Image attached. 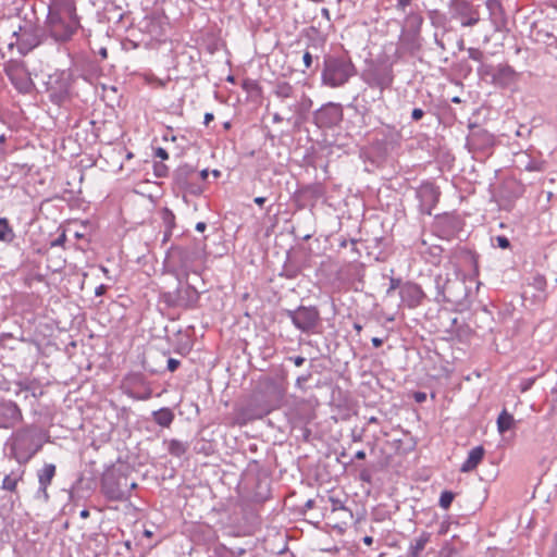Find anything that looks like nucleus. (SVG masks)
Instances as JSON below:
<instances>
[{
  "mask_svg": "<svg viewBox=\"0 0 557 557\" xmlns=\"http://www.w3.org/2000/svg\"><path fill=\"white\" fill-rule=\"evenodd\" d=\"M429 15V18L431 21V24L434 26V27H445L446 24H447V16L445 13L441 12L440 10H431L429 11L428 13Z\"/></svg>",
  "mask_w": 557,
  "mask_h": 557,
  "instance_id": "28",
  "label": "nucleus"
},
{
  "mask_svg": "<svg viewBox=\"0 0 557 557\" xmlns=\"http://www.w3.org/2000/svg\"><path fill=\"white\" fill-rule=\"evenodd\" d=\"M125 394L136 400H147L151 397L152 392L150 388H146L143 393H137L133 388L127 387Z\"/></svg>",
  "mask_w": 557,
  "mask_h": 557,
  "instance_id": "31",
  "label": "nucleus"
},
{
  "mask_svg": "<svg viewBox=\"0 0 557 557\" xmlns=\"http://www.w3.org/2000/svg\"><path fill=\"white\" fill-rule=\"evenodd\" d=\"M181 256H182V259L184 260V269L186 271L189 270V267L187 264V252L186 251H181Z\"/></svg>",
  "mask_w": 557,
  "mask_h": 557,
  "instance_id": "54",
  "label": "nucleus"
},
{
  "mask_svg": "<svg viewBox=\"0 0 557 557\" xmlns=\"http://www.w3.org/2000/svg\"><path fill=\"white\" fill-rule=\"evenodd\" d=\"M515 419L513 416L507 412L506 410H503L497 418V429L500 434H504L508 430H510L513 426Z\"/></svg>",
  "mask_w": 557,
  "mask_h": 557,
  "instance_id": "25",
  "label": "nucleus"
},
{
  "mask_svg": "<svg viewBox=\"0 0 557 557\" xmlns=\"http://www.w3.org/2000/svg\"><path fill=\"white\" fill-rule=\"evenodd\" d=\"M491 77L494 84L504 87L515 81L516 72L510 65L499 64L493 70Z\"/></svg>",
  "mask_w": 557,
  "mask_h": 557,
  "instance_id": "18",
  "label": "nucleus"
},
{
  "mask_svg": "<svg viewBox=\"0 0 557 557\" xmlns=\"http://www.w3.org/2000/svg\"><path fill=\"white\" fill-rule=\"evenodd\" d=\"M47 91L53 103L61 104L64 102L71 91L70 75L65 72L50 76L47 82Z\"/></svg>",
  "mask_w": 557,
  "mask_h": 557,
  "instance_id": "11",
  "label": "nucleus"
},
{
  "mask_svg": "<svg viewBox=\"0 0 557 557\" xmlns=\"http://www.w3.org/2000/svg\"><path fill=\"white\" fill-rule=\"evenodd\" d=\"M213 120H214V115H213V113L207 112V113L205 114L203 123H205L206 125H208V124H209L211 121H213Z\"/></svg>",
  "mask_w": 557,
  "mask_h": 557,
  "instance_id": "50",
  "label": "nucleus"
},
{
  "mask_svg": "<svg viewBox=\"0 0 557 557\" xmlns=\"http://www.w3.org/2000/svg\"><path fill=\"white\" fill-rule=\"evenodd\" d=\"M289 360L293 361L296 367H301L306 361L301 356L289 357Z\"/></svg>",
  "mask_w": 557,
  "mask_h": 557,
  "instance_id": "43",
  "label": "nucleus"
},
{
  "mask_svg": "<svg viewBox=\"0 0 557 557\" xmlns=\"http://www.w3.org/2000/svg\"><path fill=\"white\" fill-rule=\"evenodd\" d=\"M46 27L55 41L70 40L79 27L74 0H50Z\"/></svg>",
  "mask_w": 557,
  "mask_h": 557,
  "instance_id": "1",
  "label": "nucleus"
},
{
  "mask_svg": "<svg viewBox=\"0 0 557 557\" xmlns=\"http://www.w3.org/2000/svg\"><path fill=\"white\" fill-rule=\"evenodd\" d=\"M356 459L363 460L366 458V453L363 450H358L355 455Z\"/></svg>",
  "mask_w": 557,
  "mask_h": 557,
  "instance_id": "57",
  "label": "nucleus"
},
{
  "mask_svg": "<svg viewBox=\"0 0 557 557\" xmlns=\"http://www.w3.org/2000/svg\"><path fill=\"white\" fill-rule=\"evenodd\" d=\"M412 1L413 0H396V8L397 10L405 12Z\"/></svg>",
  "mask_w": 557,
  "mask_h": 557,
  "instance_id": "39",
  "label": "nucleus"
},
{
  "mask_svg": "<svg viewBox=\"0 0 557 557\" xmlns=\"http://www.w3.org/2000/svg\"><path fill=\"white\" fill-rule=\"evenodd\" d=\"M164 301L175 308H194L199 300L198 290L189 284L180 285L175 292L164 294Z\"/></svg>",
  "mask_w": 557,
  "mask_h": 557,
  "instance_id": "10",
  "label": "nucleus"
},
{
  "mask_svg": "<svg viewBox=\"0 0 557 557\" xmlns=\"http://www.w3.org/2000/svg\"><path fill=\"white\" fill-rule=\"evenodd\" d=\"M414 399L418 403H422V401H424L426 399V395H425V393L418 392V393L414 394Z\"/></svg>",
  "mask_w": 557,
  "mask_h": 557,
  "instance_id": "48",
  "label": "nucleus"
},
{
  "mask_svg": "<svg viewBox=\"0 0 557 557\" xmlns=\"http://www.w3.org/2000/svg\"><path fill=\"white\" fill-rule=\"evenodd\" d=\"M286 315L294 326L304 333L312 332L319 324L320 313L315 307L300 306L295 310H286Z\"/></svg>",
  "mask_w": 557,
  "mask_h": 557,
  "instance_id": "8",
  "label": "nucleus"
},
{
  "mask_svg": "<svg viewBox=\"0 0 557 557\" xmlns=\"http://www.w3.org/2000/svg\"><path fill=\"white\" fill-rule=\"evenodd\" d=\"M412 18L417 22L418 26L422 24V17L420 15H414Z\"/></svg>",
  "mask_w": 557,
  "mask_h": 557,
  "instance_id": "62",
  "label": "nucleus"
},
{
  "mask_svg": "<svg viewBox=\"0 0 557 557\" xmlns=\"http://www.w3.org/2000/svg\"><path fill=\"white\" fill-rule=\"evenodd\" d=\"M15 237L13 228L9 224L7 218L0 219V242L12 243Z\"/></svg>",
  "mask_w": 557,
  "mask_h": 557,
  "instance_id": "26",
  "label": "nucleus"
},
{
  "mask_svg": "<svg viewBox=\"0 0 557 557\" xmlns=\"http://www.w3.org/2000/svg\"><path fill=\"white\" fill-rule=\"evenodd\" d=\"M493 243H496L497 247L502 249H507L510 247V242L506 236L498 235L495 238H493Z\"/></svg>",
  "mask_w": 557,
  "mask_h": 557,
  "instance_id": "33",
  "label": "nucleus"
},
{
  "mask_svg": "<svg viewBox=\"0 0 557 557\" xmlns=\"http://www.w3.org/2000/svg\"><path fill=\"white\" fill-rule=\"evenodd\" d=\"M356 72L355 64L346 53L327 55L324 58L322 83L332 88L341 87L355 76Z\"/></svg>",
  "mask_w": 557,
  "mask_h": 557,
  "instance_id": "2",
  "label": "nucleus"
},
{
  "mask_svg": "<svg viewBox=\"0 0 557 557\" xmlns=\"http://www.w3.org/2000/svg\"><path fill=\"white\" fill-rule=\"evenodd\" d=\"M3 71L11 84L20 94H30L35 88L32 74L24 61L10 59L9 61L4 62Z\"/></svg>",
  "mask_w": 557,
  "mask_h": 557,
  "instance_id": "5",
  "label": "nucleus"
},
{
  "mask_svg": "<svg viewBox=\"0 0 557 557\" xmlns=\"http://www.w3.org/2000/svg\"><path fill=\"white\" fill-rule=\"evenodd\" d=\"M486 9L488 11V20L494 32H502L507 24V17L499 0H486Z\"/></svg>",
  "mask_w": 557,
  "mask_h": 557,
  "instance_id": "15",
  "label": "nucleus"
},
{
  "mask_svg": "<svg viewBox=\"0 0 557 557\" xmlns=\"http://www.w3.org/2000/svg\"><path fill=\"white\" fill-rule=\"evenodd\" d=\"M208 175H209L208 170H202L199 173L191 171L190 180L194 181L195 178H200L201 181H205V180H207Z\"/></svg>",
  "mask_w": 557,
  "mask_h": 557,
  "instance_id": "37",
  "label": "nucleus"
},
{
  "mask_svg": "<svg viewBox=\"0 0 557 557\" xmlns=\"http://www.w3.org/2000/svg\"><path fill=\"white\" fill-rule=\"evenodd\" d=\"M42 447L35 426H26L16 431L11 437L12 457L20 463H27Z\"/></svg>",
  "mask_w": 557,
  "mask_h": 557,
  "instance_id": "3",
  "label": "nucleus"
},
{
  "mask_svg": "<svg viewBox=\"0 0 557 557\" xmlns=\"http://www.w3.org/2000/svg\"><path fill=\"white\" fill-rule=\"evenodd\" d=\"M321 14L323 17H325L327 21H331V13L330 10L326 8H322Z\"/></svg>",
  "mask_w": 557,
  "mask_h": 557,
  "instance_id": "53",
  "label": "nucleus"
},
{
  "mask_svg": "<svg viewBox=\"0 0 557 557\" xmlns=\"http://www.w3.org/2000/svg\"><path fill=\"white\" fill-rule=\"evenodd\" d=\"M156 171H157L158 176H163L166 171V168L164 165H159V166H156Z\"/></svg>",
  "mask_w": 557,
  "mask_h": 557,
  "instance_id": "52",
  "label": "nucleus"
},
{
  "mask_svg": "<svg viewBox=\"0 0 557 557\" xmlns=\"http://www.w3.org/2000/svg\"><path fill=\"white\" fill-rule=\"evenodd\" d=\"M12 37L15 40L9 44V49L15 46L17 51L25 55L41 44L42 32L35 21L23 20Z\"/></svg>",
  "mask_w": 557,
  "mask_h": 557,
  "instance_id": "4",
  "label": "nucleus"
},
{
  "mask_svg": "<svg viewBox=\"0 0 557 557\" xmlns=\"http://www.w3.org/2000/svg\"><path fill=\"white\" fill-rule=\"evenodd\" d=\"M24 474V469L12 470L3 478L1 488L9 492H15L17 484L23 480Z\"/></svg>",
  "mask_w": 557,
  "mask_h": 557,
  "instance_id": "22",
  "label": "nucleus"
},
{
  "mask_svg": "<svg viewBox=\"0 0 557 557\" xmlns=\"http://www.w3.org/2000/svg\"><path fill=\"white\" fill-rule=\"evenodd\" d=\"M188 191L198 195L201 193V188L199 186H195L194 182L190 183V186L188 187Z\"/></svg>",
  "mask_w": 557,
  "mask_h": 557,
  "instance_id": "47",
  "label": "nucleus"
},
{
  "mask_svg": "<svg viewBox=\"0 0 557 557\" xmlns=\"http://www.w3.org/2000/svg\"><path fill=\"white\" fill-rule=\"evenodd\" d=\"M525 169L528 171H542L541 165L537 162H529V164L525 165Z\"/></svg>",
  "mask_w": 557,
  "mask_h": 557,
  "instance_id": "44",
  "label": "nucleus"
},
{
  "mask_svg": "<svg viewBox=\"0 0 557 557\" xmlns=\"http://www.w3.org/2000/svg\"><path fill=\"white\" fill-rule=\"evenodd\" d=\"M302 60L306 69H309L312 65V55L309 51L304 53Z\"/></svg>",
  "mask_w": 557,
  "mask_h": 557,
  "instance_id": "42",
  "label": "nucleus"
},
{
  "mask_svg": "<svg viewBox=\"0 0 557 557\" xmlns=\"http://www.w3.org/2000/svg\"><path fill=\"white\" fill-rule=\"evenodd\" d=\"M401 285L403 284H401V280L400 278L391 277V280H389V287L387 288L386 294L387 295H392V293L394 290H396L397 288L400 289Z\"/></svg>",
  "mask_w": 557,
  "mask_h": 557,
  "instance_id": "35",
  "label": "nucleus"
},
{
  "mask_svg": "<svg viewBox=\"0 0 557 557\" xmlns=\"http://www.w3.org/2000/svg\"><path fill=\"white\" fill-rule=\"evenodd\" d=\"M420 201V210L424 214H432V210L438 202L440 191L432 183H423L417 190Z\"/></svg>",
  "mask_w": 557,
  "mask_h": 557,
  "instance_id": "14",
  "label": "nucleus"
},
{
  "mask_svg": "<svg viewBox=\"0 0 557 557\" xmlns=\"http://www.w3.org/2000/svg\"><path fill=\"white\" fill-rule=\"evenodd\" d=\"M22 419V411L14 401L0 403V426H13Z\"/></svg>",
  "mask_w": 557,
  "mask_h": 557,
  "instance_id": "17",
  "label": "nucleus"
},
{
  "mask_svg": "<svg viewBox=\"0 0 557 557\" xmlns=\"http://www.w3.org/2000/svg\"><path fill=\"white\" fill-rule=\"evenodd\" d=\"M343 120V109L338 103L330 102L314 113V122L320 128H331Z\"/></svg>",
  "mask_w": 557,
  "mask_h": 557,
  "instance_id": "12",
  "label": "nucleus"
},
{
  "mask_svg": "<svg viewBox=\"0 0 557 557\" xmlns=\"http://www.w3.org/2000/svg\"><path fill=\"white\" fill-rule=\"evenodd\" d=\"M468 54L471 60L476 62H481L484 57L483 52L478 48H469Z\"/></svg>",
  "mask_w": 557,
  "mask_h": 557,
  "instance_id": "34",
  "label": "nucleus"
},
{
  "mask_svg": "<svg viewBox=\"0 0 557 557\" xmlns=\"http://www.w3.org/2000/svg\"><path fill=\"white\" fill-rule=\"evenodd\" d=\"M207 228V224L205 222H198L196 224V231L203 232Z\"/></svg>",
  "mask_w": 557,
  "mask_h": 557,
  "instance_id": "55",
  "label": "nucleus"
},
{
  "mask_svg": "<svg viewBox=\"0 0 557 557\" xmlns=\"http://www.w3.org/2000/svg\"><path fill=\"white\" fill-rule=\"evenodd\" d=\"M154 156L157 158H160L161 160H168L169 159V153L168 151L162 148V147H158L156 150H154Z\"/></svg>",
  "mask_w": 557,
  "mask_h": 557,
  "instance_id": "38",
  "label": "nucleus"
},
{
  "mask_svg": "<svg viewBox=\"0 0 557 557\" xmlns=\"http://www.w3.org/2000/svg\"><path fill=\"white\" fill-rule=\"evenodd\" d=\"M152 414L156 423L163 428H169L174 420V413L170 408H161Z\"/></svg>",
  "mask_w": 557,
  "mask_h": 557,
  "instance_id": "24",
  "label": "nucleus"
},
{
  "mask_svg": "<svg viewBox=\"0 0 557 557\" xmlns=\"http://www.w3.org/2000/svg\"><path fill=\"white\" fill-rule=\"evenodd\" d=\"M255 203L258 205V206H263L264 202L267 201V198L265 197H256L253 199Z\"/></svg>",
  "mask_w": 557,
  "mask_h": 557,
  "instance_id": "56",
  "label": "nucleus"
},
{
  "mask_svg": "<svg viewBox=\"0 0 557 557\" xmlns=\"http://www.w3.org/2000/svg\"><path fill=\"white\" fill-rule=\"evenodd\" d=\"M65 234L60 235L57 239L51 243L52 247L62 246L65 242Z\"/></svg>",
  "mask_w": 557,
  "mask_h": 557,
  "instance_id": "45",
  "label": "nucleus"
},
{
  "mask_svg": "<svg viewBox=\"0 0 557 557\" xmlns=\"http://www.w3.org/2000/svg\"><path fill=\"white\" fill-rule=\"evenodd\" d=\"M168 450L172 456L181 457L187 451V445L178 440H171Z\"/></svg>",
  "mask_w": 557,
  "mask_h": 557,
  "instance_id": "29",
  "label": "nucleus"
},
{
  "mask_svg": "<svg viewBox=\"0 0 557 557\" xmlns=\"http://www.w3.org/2000/svg\"><path fill=\"white\" fill-rule=\"evenodd\" d=\"M450 18L458 21L461 27H473L481 21L480 5L469 0H449Z\"/></svg>",
  "mask_w": 557,
  "mask_h": 557,
  "instance_id": "6",
  "label": "nucleus"
},
{
  "mask_svg": "<svg viewBox=\"0 0 557 557\" xmlns=\"http://www.w3.org/2000/svg\"><path fill=\"white\" fill-rule=\"evenodd\" d=\"M434 39H435V44L437 45V47L441 49V50H445V45L443 42L442 39L438 38L437 34L434 35Z\"/></svg>",
  "mask_w": 557,
  "mask_h": 557,
  "instance_id": "49",
  "label": "nucleus"
},
{
  "mask_svg": "<svg viewBox=\"0 0 557 557\" xmlns=\"http://www.w3.org/2000/svg\"><path fill=\"white\" fill-rule=\"evenodd\" d=\"M312 189H313L314 195H318V196H319V195H321V193H322V191H321L320 186H315V187H313Z\"/></svg>",
  "mask_w": 557,
  "mask_h": 557,
  "instance_id": "64",
  "label": "nucleus"
},
{
  "mask_svg": "<svg viewBox=\"0 0 557 557\" xmlns=\"http://www.w3.org/2000/svg\"><path fill=\"white\" fill-rule=\"evenodd\" d=\"M101 491L110 500H124L128 497L127 478L122 474L108 473L101 481Z\"/></svg>",
  "mask_w": 557,
  "mask_h": 557,
  "instance_id": "9",
  "label": "nucleus"
},
{
  "mask_svg": "<svg viewBox=\"0 0 557 557\" xmlns=\"http://www.w3.org/2000/svg\"><path fill=\"white\" fill-rule=\"evenodd\" d=\"M485 450L483 446L473 447L469 454L465 462L460 467V472L468 473L473 471L483 460Z\"/></svg>",
  "mask_w": 557,
  "mask_h": 557,
  "instance_id": "20",
  "label": "nucleus"
},
{
  "mask_svg": "<svg viewBox=\"0 0 557 557\" xmlns=\"http://www.w3.org/2000/svg\"><path fill=\"white\" fill-rule=\"evenodd\" d=\"M362 541H363V543H364L366 545L370 546V545L373 543V537H372V536L367 535V536H364V537H363V540H362Z\"/></svg>",
  "mask_w": 557,
  "mask_h": 557,
  "instance_id": "59",
  "label": "nucleus"
},
{
  "mask_svg": "<svg viewBox=\"0 0 557 557\" xmlns=\"http://www.w3.org/2000/svg\"><path fill=\"white\" fill-rule=\"evenodd\" d=\"M437 295L435 299L437 301H450V298L446 295V285L449 283L448 278H443L442 275L435 277Z\"/></svg>",
  "mask_w": 557,
  "mask_h": 557,
  "instance_id": "27",
  "label": "nucleus"
},
{
  "mask_svg": "<svg viewBox=\"0 0 557 557\" xmlns=\"http://www.w3.org/2000/svg\"><path fill=\"white\" fill-rule=\"evenodd\" d=\"M372 344L374 347H381L383 345V339L379 338V337H373L372 338Z\"/></svg>",
  "mask_w": 557,
  "mask_h": 557,
  "instance_id": "51",
  "label": "nucleus"
},
{
  "mask_svg": "<svg viewBox=\"0 0 557 557\" xmlns=\"http://www.w3.org/2000/svg\"><path fill=\"white\" fill-rule=\"evenodd\" d=\"M455 498V495L453 492L450 491H444L442 492L441 496H440V500H438V505L443 508V509H448L453 503Z\"/></svg>",
  "mask_w": 557,
  "mask_h": 557,
  "instance_id": "32",
  "label": "nucleus"
},
{
  "mask_svg": "<svg viewBox=\"0 0 557 557\" xmlns=\"http://www.w3.org/2000/svg\"><path fill=\"white\" fill-rule=\"evenodd\" d=\"M493 70H495V67L493 65H490V64H481V66L478 69V72L482 75H488L491 76V73H493Z\"/></svg>",
  "mask_w": 557,
  "mask_h": 557,
  "instance_id": "36",
  "label": "nucleus"
},
{
  "mask_svg": "<svg viewBox=\"0 0 557 557\" xmlns=\"http://www.w3.org/2000/svg\"><path fill=\"white\" fill-rule=\"evenodd\" d=\"M361 78L369 87L379 88L382 92L392 86L394 73L391 65L374 64L362 72Z\"/></svg>",
  "mask_w": 557,
  "mask_h": 557,
  "instance_id": "7",
  "label": "nucleus"
},
{
  "mask_svg": "<svg viewBox=\"0 0 557 557\" xmlns=\"http://www.w3.org/2000/svg\"><path fill=\"white\" fill-rule=\"evenodd\" d=\"M282 121H283V117H282L278 113H275V114L273 115V122H274V123H280V122H282Z\"/></svg>",
  "mask_w": 557,
  "mask_h": 557,
  "instance_id": "61",
  "label": "nucleus"
},
{
  "mask_svg": "<svg viewBox=\"0 0 557 557\" xmlns=\"http://www.w3.org/2000/svg\"><path fill=\"white\" fill-rule=\"evenodd\" d=\"M127 382L128 383H143L144 380H143V376L140 374H134L132 375L131 377L127 379Z\"/></svg>",
  "mask_w": 557,
  "mask_h": 557,
  "instance_id": "46",
  "label": "nucleus"
},
{
  "mask_svg": "<svg viewBox=\"0 0 557 557\" xmlns=\"http://www.w3.org/2000/svg\"><path fill=\"white\" fill-rule=\"evenodd\" d=\"M293 87L290 84L284 82L276 85L275 95L281 99H287L293 96Z\"/></svg>",
  "mask_w": 557,
  "mask_h": 557,
  "instance_id": "30",
  "label": "nucleus"
},
{
  "mask_svg": "<svg viewBox=\"0 0 557 557\" xmlns=\"http://www.w3.org/2000/svg\"><path fill=\"white\" fill-rule=\"evenodd\" d=\"M178 367H180V360L174 359V358H170L168 360V370L170 372H174Z\"/></svg>",
  "mask_w": 557,
  "mask_h": 557,
  "instance_id": "40",
  "label": "nucleus"
},
{
  "mask_svg": "<svg viewBox=\"0 0 557 557\" xmlns=\"http://www.w3.org/2000/svg\"><path fill=\"white\" fill-rule=\"evenodd\" d=\"M314 506V500L313 499H308L306 503H305V509H311L313 508Z\"/></svg>",
  "mask_w": 557,
  "mask_h": 557,
  "instance_id": "58",
  "label": "nucleus"
},
{
  "mask_svg": "<svg viewBox=\"0 0 557 557\" xmlns=\"http://www.w3.org/2000/svg\"><path fill=\"white\" fill-rule=\"evenodd\" d=\"M423 115H424V111L420 108H414L411 112V117L414 121L421 120L423 117Z\"/></svg>",
  "mask_w": 557,
  "mask_h": 557,
  "instance_id": "41",
  "label": "nucleus"
},
{
  "mask_svg": "<svg viewBox=\"0 0 557 557\" xmlns=\"http://www.w3.org/2000/svg\"><path fill=\"white\" fill-rule=\"evenodd\" d=\"M532 384H533V380L525 383V385L522 387V392H525L527 389H529Z\"/></svg>",
  "mask_w": 557,
  "mask_h": 557,
  "instance_id": "63",
  "label": "nucleus"
},
{
  "mask_svg": "<svg viewBox=\"0 0 557 557\" xmlns=\"http://www.w3.org/2000/svg\"><path fill=\"white\" fill-rule=\"evenodd\" d=\"M144 29L152 37H160L163 34L162 18L157 15H148L143 21Z\"/></svg>",
  "mask_w": 557,
  "mask_h": 557,
  "instance_id": "21",
  "label": "nucleus"
},
{
  "mask_svg": "<svg viewBox=\"0 0 557 557\" xmlns=\"http://www.w3.org/2000/svg\"><path fill=\"white\" fill-rule=\"evenodd\" d=\"M399 295L401 301L409 308L418 307L424 297V293L418 284L407 282L401 285Z\"/></svg>",
  "mask_w": 557,
  "mask_h": 557,
  "instance_id": "16",
  "label": "nucleus"
},
{
  "mask_svg": "<svg viewBox=\"0 0 557 557\" xmlns=\"http://www.w3.org/2000/svg\"><path fill=\"white\" fill-rule=\"evenodd\" d=\"M82 519H87L89 517V511L87 509H83L79 513Z\"/></svg>",
  "mask_w": 557,
  "mask_h": 557,
  "instance_id": "60",
  "label": "nucleus"
},
{
  "mask_svg": "<svg viewBox=\"0 0 557 557\" xmlns=\"http://www.w3.org/2000/svg\"><path fill=\"white\" fill-rule=\"evenodd\" d=\"M431 540L429 532H422L414 541L410 543L407 557H419Z\"/></svg>",
  "mask_w": 557,
  "mask_h": 557,
  "instance_id": "23",
  "label": "nucleus"
},
{
  "mask_svg": "<svg viewBox=\"0 0 557 557\" xmlns=\"http://www.w3.org/2000/svg\"><path fill=\"white\" fill-rule=\"evenodd\" d=\"M55 466L53 463H46L38 471V483H39V492L42 493L44 498L47 500L49 498L48 495V486L51 484L52 479L55 475Z\"/></svg>",
  "mask_w": 557,
  "mask_h": 557,
  "instance_id": "19",
  "label": "nucleus"
},
{
  "mask_svg": "<svg viewBox=\"0 0 557 557\" xmlns=\"http://www.w3.org/2000/svg\"><path fill=\"white\" fill-rule=\"evenodd\" d=\"M494 145V136L481 127H472L467 137V147L470 151H485Z\"/></svg>",
  "mask_w": 557,
  "mask_h": 557,
  "instance_id": "13",
  "label": "nucleus"
}]
</instances>
